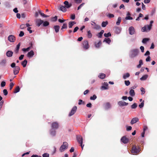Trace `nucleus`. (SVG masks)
<instances>
[{
	"mask_svg": "<svg viewBox=\"0 0 157 157\" xmlns=\"http://www.w3.org/2000/svg\"><path fill=\"white\" fill-rule=\"evenodd\" d=\"M139 51L138 49H133L131 50L129 54V57L132 58H134L139 54Z\"/></svg>",
	"mask_w": 157,
	"mask_h": 157,
	"instance_id": "f257e3e1",
	"label": "nucleus"
},
{
	"mask_svg": "<svg viewBox=\"0 0 157 157\" xmlns=\"http://www.w3.org/2000/svg\"><path fill=\"white\" fill-rule=\"evenodd\" d=\"M153 23V21H151L150 22V25H146L142 27L141 31L143 32H149L151 29L152 26V24Z\"/></svg>",
	"mask_w": 157,
	"mask_h": 157,
	"instance_id": "f03ea898",
	"label": "nucleus"
},
{
	"mask_svg": "<svg viewBox=\"0 0 157 157\" xmlns=\"http://www.w3.org/2000/svg\"><path fill=\"white\" fill-rule=\"evenodd\" d=\"M68 147V144L66 142L63 143V144L60 146L59 150L61 152H62L67 149Z\"/></svg>",
	"mask_w": 157,
	"mask_h": 157,
	"instance_id": "7ed1b4c3",
	"label": "nucleus"
},
{
	"mask_svg": "<svg viewBox=\"0 0 157 157\" xmlns=\"http://www.w3.org/2000/svg\"><path fill=\"white\" fill-rule=\"evenodd\" d=\"M140 148L139 147H136V146H133L132 147L131 152L133 154L136 155L140 151Z\"/></svg>",
	"mask_w": 157,
	"mask_h": 157,
	"instance_id": "20e7f679",
	"label": "nucleus"
},
{
	"mask_svg": "<svg viewBox=\"0 0 157 157\" xmlns=\"http://www.w3.org/2000/svg\"><path fill=\"white\" fill-rule=\"evenodd\" d=\"M76 137L78 142L80 144L82 148L83 149L84 145H82L83 139L82 136L80 135H78Z\"/></svg>",
	"mask_w": 157,
	"mask_h": 157,
	"instance_id": "39448f33",
	"label": "nucleus"
},
{
	"mask_svg": "<svg viewBox=\"0 0 157 157\" xmlns=\"http://www.w3.org/2000/svg\"><path fill=\"white\" fill-rule=\"evenodd\" d=\"M82 47L84 49L87 50L89 48V45L87 41L84 40L82 43Z\"/></svg>",
	"mask_w": 157,
	"mask_h": 157,
	"instance_id": "423d86ee",
	"label": "nucleus"
},
{
	"mask_svg": "<svg viewBox=\"0 0 157 157\" xmlns=\"http://www.w3.org/2000/svg\"><path fill=\"white\" fill-rule=\"evenodd\" d=\"M8 40L11 42H14L16 40L15 36L12 35H9L8 37Z\"/></svg>",
	"mask_w": 157,
	"mask_h": 157,
	"instance_id": "0eeeda50",
	"label": "nucleus"
},
{
	"mask_svg": "<svg viewBox=\"0 0 157 157\" xmlns=\"http://www.w3.org/2000/svg\"><path fill=\"white\" fill-rule=\"evenodd\" d=\"M77 109V107L76 106H74L73 107L71 112L69 113V116H71L74 115L76 112Z\"/></svg>",
	"mask_w": 157,
	"mask_h": 157,
	"instance_id": "6e6552de",
	"label": "nucleus"
},
{
	"mask_svg": "<svg viewBox=\"0 0 157 157\" xmlns=\"http://www.w3.org/2000/svg\"><path fill=\"white\" fill-rule=\"evenodd\" d=\"M35 22L36 25L37 26L39 27L41 24H43V21L40 19H37L36 20Z\"/></svg>",
	"mask_w": 157,
	"mask_h": 157,
	"instance_id": "1a4fd4ad",
	"label": "nucleus"
},
{
	"mask_svg": "<svg viewBox=\"0 0 157 157\" xmlns=\"http://www.w3.org/2000/svg\"><path fill=\"white\" fill-rule=\"evenodd\" d=\"M118 104L119 106L121 107H122L124 106H127L128 105V103L126 102L123 101H119L118 102Z\"/></svg>",
	"mask_w": 157,
	"mask_h": 157,
	"instance_id": "9d476101",
	"label": "nucleus"
},
{
	"mask_svg": "<svg viewBox=\"0 0 157 157\" xmlns=\"http://www.w3.org/2000/svg\"><path fill=\"white\" fill-rule=\"evenodd\" d=\"M108 84L106 82H104L103 85L101 86V89L102 90H106L108 89Z\"/></svg>",
	"mask_w": 157,
	"mask_h": 157,
	"instance_id": "9b49d317",
	"label": "nucleus"
},
{
	"mask_svg": "<svg viewBox=\"0 0 157 157\" xmlns=\"http://www.w3.org/2000/svg\"><path fill=\"white\" fill-rule=\"evenodd\" d=\"M128 30L129 34L131 35L134 34L135 33V29L133 26L130 27L128 29Z\"/></svg>",
	"mask_w": 157,
	"mask_h": 157,
	"instance_id": "f8f14e48",
	"label": "nucleus"
},
{
	"mask_svg": "<svg viewBox=\"0 0 157 157\" xmlns=\"http://www.w3.org/2000/svg\"><path fill=\"white\" fill-rule=\"evenodd\" d=\"M121 141L124 144L127 143L128 141V139L125 136L122 137L121 139Z\"/></svg>",
	"mask_w": 157,
	"mask_h": 157,
	"instance_id": "ddd939ff",
	"label": "nucleus"
},
{
	"mask_svg": "<svg viewBox=\"0 0 157 157\" xmlns=\"http://www.w3.org/2000/svg\"><path fill=\"white\" fill-rule=\"evenodd\" d=\"M63 3L65 5L64 6L67 9L69 8L72 6V4L69 3L67 1H65Z\"/></svg>",
	"mask_w": 157,
	"mask_h": 157,
	"instance_id": "4468645a",
	"label": "nucleus"
},
{
	"mask_svg": "<svg viewBox=\"0 0 157 157\" xmlns=\"http://www.w3.org/2000/svg\"><path fill=\"white\" fill-rule=\"evenodd\" d=\"M58 124L56 122H54L52 123V127L53 129H56L58 128Z\"/></svg>",
	"mask_w": 157,
	"mask_h": 157,
	"instance_id": "2eb2a0df",
	"label": "nucleus"
},
{
	"mask_svg": "<svg viewBox=\"0 0 157 157\" xmlns=\"http://www.w3.org/2000/svg\"><path fill=\"white\" fill-rule=\"evenodd\" d=\"M20 69V68L19 67L17 66H16L14 69L13 70V73L14 75H16L17 74L19 73Z\"/></svg>",
	"mask_w": 157,
	"mask_h": 157,
	"instance_id": "dca6fc26",
	"label": "nucleus"
},
{
	"mask_svg": "<svg viewBox=\"0 0 157 157\" xmlns=\"http://www.w3.org/2000/svg\"><path fill=\"white\" fill-rule=\"evenodd\" d=\"M104 107L105 109L107 110L110 108L111 105L109 103L107 102L104 105Z\"/></svg>",
	"mask_w": 157,
	"mask_h": 157,
	"instance_id": "f3484780",
	"label": "nucleus"
},
{
	"mask_svg": "<svg viewBox=\"0 0 157 157\" xmlns=\"http://www.w3.org/2000/svg\"><path fill=\"white\" fill-rule=\"evenodd\" d=\"M139 119L138 117H134L132 119L131 121V124H133L139 121Z\"/></svg>",
	"mask_w": 157,
	"mask_h": 157,
	"instance_id": "a211bd4d",
	"label": "nucleus"
},
{
	"mask_svg": "<svg viewBox=\"0 0 157 157\" xmlns=\"http://www.w3.org/2000/svg\"><path fill=\"white\" fill-rule=\"evenodd\" d=\"M91 22L94 24V26L93 27V28L94 29L96 30H99L101 29V26L99 25L96 24L93 21H92Z\"/></svg>",
	"mask_w": 157,
	"mask_h": 157,
	"instance_id": "6ab92c4d",
	"label": "nucleus"
},
{
	"mask_svg": "<svg viewBox=\"0 0 157 157\" xmlns=\"http://www.w3.org/2000/svg\"><path fill=\"white\" fill-rule=\"evenodd\" d=\"M34 55V52L33 50H31L28 53L27 56L29 58H30L32 57Z\"/></svg>",
	"mask_w": 157,
	"mask_h": 157,
	"instance_id": "aec40b11",
	"label": "nucleus"
},
{
	"mask_svg": "<svg viewBox=\"0 0 157 157\" xmlns=\"http://www.w3.org/2000/svg\"><path fill=\"white\" fill-rule=\"evenodd\" d=\"M129 93L130 95L132 97L134 96L135 95V92L134 90L130 88L129 89Z\"/></svg>",
	"mask_w": 157,
	"mask_h": 157,
	"instance_id": "412c9836",
	"label": "nucleus"
},
{
	"mask_svg": "<svg viewBox=\"0 0 157 157\" xmlns=\"http://www.w3.org/2000/svg\"><path fill=\"white\" fill-rule=\"evenodd\" d=\"M13 54V52L11 51H8L6 53V56L8 57H11Z\"/></svg>",
	"mask_w": 157,
	"mask_h": 157,
	"instance_id": "4be33fe9",
	"label": "nucleus"
},
{
	"mask_svg": "<svg viewBox=\"0 0 157 157\" xmlns=\"http://www.w3.org/2000/svg\"><path fill=\"white\" fill-rule=\"evenodd\" d=\"M66 8L63 6H60L59 10L63 12H66L67 11Z\"/></svg>",
	"mask_w": 157,
	"mask_h": 157,
	"instance_id": "5701e85b",
	"label": "nucleus"
},
{
	"mask_svg": "<svg viewBox=\"0 0 157 157\" xmlns=\"http://www.w3.org/2000/svg\"><path fill=\"white\" fill-rule=\"evenodd\" d=\"M130 75L129 73H127L123 75V78L124 79H125L127 78H128L130 76Z\"/></svg>",
	"mask_w": 157,
	"mask_h": 157,
	"instance_id": "b1692460",
	"label": "nucleus"
},
{
	"mask_svg": "<svg viewBox=\"0 0 157 157\" xmlns=\"http://www.w3.org/2000/svg\"><path fill=\"white\" fill-rule=\"evenodd\" d=\"M148 77V75H144L141 78H140V80L142 81L145 80Z\"/></svg>",
	"mask_w": 157,
	"mask_h": 157,
	"instance_id": "393cba45",
	"label": "nucleus"
},
{
	"mask_svg": "<svg viewBox=\"0 0 157 157\" xmlns=\"http://www.w3.org/2000/svg\"><path fill=\"white\" fill-rule=\"evenodd\" d=\"M98 76L100 78L103 79L105 77V75L104 74L100 73Z\"/></svg>",
	"mask_w": 157,
	"mask_h": 157,
	"instance_id": "a878e982",
	"label": "nucleus"
},
{
	"mask_svg": "<svg viewBox=\"0 0 157 157\" xmlns=\"http://www.w3.org/2000/svg\"><path fill=\"white\" fill-rule=\"evenodd\" d=\"M59 28L60 27L59 25H56L54 27V29H55L56 33H57L59 31Z\"/></svg>",
	"mask_w": 157,
	"mask_h": 157,
	"instance_id": "bb28decb",
	"label": "nucleus"
},
{
	"mask_svg": "<svg viewBox=\"0 0 157 157\" xmlns=\"http://www.w3.org/2000/svg\"><path fill=\"white\" fill-rule=\"evenodd\" d=\"M27 63V61L26 59H25L22 62L21 65L23 66V67H26Z\"/></svg>",
	"mask_w": 157,
	"mask_h": 157,
	"instance_id": "cd10ccee",
	"label": "nucleus"
},
{
	"mask_svg": "<svg viewBox=\"0 0 157 157\" xmlns=\"http://www.w3.org/2000/svg\"><path fill=\"white\" fill-rule=\"evenodd\" d=\"M20 43H19L17 46L15 50V52L16 53H17L18 52L20 48Z\"/></svg>",
	"mask_w": 157,
	"mask_h": 157,
	"instance_id": "c85d7f7f",
	"label": "nucleus"
},
{
	"mask_svg": "<svg viewBox=\"0 0 157 157\" xmlns=\"http://www.w3.org/2000/svg\"><path fill=\"white\" fill-rule=\"evenodd\" d=\"M6 63V59H3L0 62V65L2 66H5Z\"/></svg>",
	"mask_w": 157,
	"mask_h": 157,
	"instance_id": "c756f323",
	"label": "nucleus"
},
{
	"mask_svg": "<svg viewBox=\"0 0 157 157\" xmlns=\"http://www.w3.org/2000/svg\"><path fill=\"white\" fill-rule=\"evenodd\" d=\"M105 42L109 44L111 42V40L109 38H105L103 41V42Z\"/></svg>",
	"mask_w": 157,
	"mask_h": 157,
	"instance_id": "7c9ffc66",
	"label": "nucleus"
},
{
	"mask_svg": "<svg viewBox=\"0 0 157 157\" xmlns=\"http://www.w3.org/2000/svg\"><path fill=\"white\" fill-rule=\"evenodd\" d=\"M143 64V61L142 60L140 59L139 61V64L137 66V67L138 68H140L142 65Z\"/></svg>",
	"mask_w": 157,
	"mask_h": 157,
	"instance_id": "2f4dec72",
	"label": "nucleus"
},
{
	"mask_svg": "<svg viewBox=\"0 0 157 157\" xmlns=\"http://www.w3.org/2000/svg\"><path fill=\"white\" fill-rule=\"evenodd\" d=\"M115 31L118 34L120 33L121 30L120 28L119 27H116L115 28Z\"/></svg>",
	"mask_w": 157,
	"mask_h": 157,
	"instance_id": "473e14b6",
	"label": "nucleus"
},
{
	"mask_svg": "<svg viewBox=\"0 0 157 157\" xmlns=\"http://www.w3.org/2000/svg\"><path fill=\"white\" fill-rule=\"evenodd\" d=\"M101 42L100 41L97 44H95V46L96 48H98L100 47L101 45Z\"/></svg>",
	"mask_w": 157,
	"mask_h": 157,
	"instance_id": "72a5a7b5",
	"label": "nucleus"
},
{
	"mask_svg": "<svg viewBox=\"0 0 157 157\" xmlns=\"http://www.w3.org/2000/svg\"><path fill=\"white\" fill-rule=\"evenodd\" d=\"M121 17H119L117 19V21L116 22V25H119L121 21Z\"/></svg>",
	"mask_w": 157,
	"mask_h": 157,
	"instance_id": "f704fd0d",
	"label": "nucleus"
},
{
	"mask_svg": "<svg viewBox=\"0 0 157 157\" xmlns=\"http://www.w3.org/2000/svg\"><path fill=\"white\" fill-rule=\"evenodd\" d=\"M56 132L55 130L53 129H51L50 131V134L52 136H55L56 135Z\"/></svg>",
	"mask_w": 157,
	"mask_h": 157,
	"instance_id": "c9c22d12",
	"label": "nucleus"
},
{
	"mask_svg": "<svg viewBox=\"0 0 157 157\" xmlns=\"http://www.w3.org/2000/svg\"><path fill=\"white\" fill-rule=\"evenodd\" d=\"M49 24V23L47 21H43V25L44 26L46 27L48 26Z\"/></svg>",
	"mask_w": 157,
	"mask_h": 157,
	"instance_id": "e433bc0d",
	"label": "nucleus"
},
{
	"mask_svg": "<svg viewBox=\"0 0 157 157\" xmlns=\"http://www.w3.org/2000/svg\"><path fill=\"white\" fill-rule=\"evenodd\" d=\"M108 24V22L107 21H103L101 24V26L103 27H105Z\"/></svg>",
	"mask_w": 157,
	"mask_h": 157,
	"instance_id": "4c0bfd02",
	"label": "nucleus"
},
{
	"mask_svg": "<svg viewBox=\"0 0 157 157\" xmlns=\"http://www.w3.org/2000/svg\"><path fill=\"white\" fill-rule=\"evenodd\" d=\"M20 88L19 86H17L15 89V91H14V93H16L19 92L20 91Z\"/></svg>",
	"mask_w": 157,
	"mask_h": 157,
	"instance_id": "58836bf2",
	"label": "nucleus"
},
{
	"mask_svg": "<svg viewBox=\"0 0 157 157\" xmlns=\"http://www.w3.org/2000/svg\"><path fill=\"white\" fill-rule=\"evenodd\" d=\"M149 40V39L148 38H144L143 39V40L142 41V42L144 44L146 43Z\"/></svg>",
	"mask_w": 157,
	"mask_h": 157,
	"instance_id": "ea45409f",
	"label": "nucleus"
},
{
	"mask_svg": "<svg viewBox=\"0 0 157 157\" xmlns=\"http://www.w3.org/2000/svg\"><path fill=\"white\" fill-rule=\"evenodd\" d=\"M87 36L89 38H90L92 37V34L90 30L87 31Z\"/></svg>",
	"mask_w": 157,
	"mask_h": 157,
	"instance_id": "a19ab883",
	"label": "nucleus"
},
{
	"mask_svg": "<svg viewBox=\"0 0 157 157\" xmlns=\"http://www.w3.org/2000/svg\"><path fill=\"white\" fill-rule=\"evenodd\" d=\"M31 47L30 46V47H29L27 48H24L22 49V50L24 52H26V51H28L31 48Z\"/></svg>",
	"mask_w": 157,
	"mask_h": 157,
	"instance_id": "79ce46f5",
	"label": "nucleus"
},
{
	"mask_svg": "<svg viewBox=\"0 0 157 157\" xmlns=\"http://www.w3.org/2000/svg\"><path fill=\"white\" fill-rule=\"evenodd\" d=\"M104 35L105 37H107L111 36V34L110 32H109L107 33H104Z\"/></svg>",
	"mask_w": 157,
	"mask_h": 157,
	"instance_id": "37998d69",
	"label": "nucleus"
},
{
	"mask_svg": "<svg viewBox=\"0 0 157 157\" xmlns=\"http://www.w3.org/2000/svg\"><path fill=\"white\" fill-rule=\"evenodd\" d=\"M137 107V105L136 103H134L131 105V107L132 109L136 108Z\"/></svg>",
	"mask_w": 157,
	"mask_h": 157,
	"instance_id": "c03bdc74",
	"label": "nucleus"
},
{
	"mask_svg": "<svg viewBox=\"0 0 157 157\" xmlns=\"http://www.w3.org/2000/svg\"><path fill=\"white\" fill-rule=\"evenodd\" d=\"M97 98V96H96L94 94L92 96H91L90 97V99L91 100H95V99H96Z\"/></svg>",
	"mask_w": 157,
	"mask_h": 157,
	"instance_id": "a18cd8bd",
	"label": "nucleus"
},
{
	"mask_svg": "<svg viewBox=\"0 0 157 157\" xmlns=\"http://www.w3.org/2000/svg\"><path fill=\"white\" fill-rule=\"evenodd\" d=\"M140 90L142 92V93H141V95H143L145 93V89L143 88V87H141V88H140Z\"/></svg>",
	"mask_w": 157,
	"mask_h": 157,
	"instance_id": "49530a36",
	"label": "nucleus"
},
{
	"mask_svg": "<svg viewBox=\"0 0 157 157\" xmlns=\"http://www.w3.org/2000/svg\"><path fill=\"white\" fill-rule=\"evenodd\" d=\"M67 27V25L66 23H64L62 26L61 29H66Z\"/></svg>",
	"mask_w": 157,
	"mask_h": 157,
	"instance_id": "de8ad7c7",
	"label": "nucleus"
},
{
	"mask_svg": "<svg viewBox=\"0 0 157 157\" xmlns=\"http://www.w3.org/2000/svg\"><path fill=\"white\" fill-rule=\"evenodd\" d=\"M124 83L125 85L127 86H129L130 84V82L129 80L125 81Z\"/></svg>",
	"mask_w": 157,
	"mask_h": 157,
	"instance_id": "09e8293b",
	"label": "nucleus"
},
{
	"mask_svg": "<svg viewBox=\"0 0 157 157\" xmlns=\"http://www.w3.org/2000/svg\"><path fill=\"white\" fill-rule=\"evenodd\" d=\"M107 16L109 18H113L114 17V15L112 14H109L107 15Z\"/></svg>",
	"mask_w": 157,
	"mask_h": 157,
	"instance_id": "8fccbe9b",
	"label": "nucleus"
},
{
	"mask_svg": "<svg viewBox=\"0 0 157 157\" xmlns=\"http://www.w3.org/2000/svg\"><path fill=\"white\" fill-rule=\"evenodd\" d=\"M144 101H143L139 105V107L140 108H141L144 106Z\"/></svg>",
	"mask_w": 157,
	"mask_h": 157,
	"instance_id": "3c124183",
	"label": "nucleus"
},
{
	"mask_svg": "<svg viewBox=\"0 0 157 157\" xmlns=\"http://www.w3.org/2000/svg\"><path fill=\"white\" fill-rule=\"evenodd\" d=\"M85 4V3H82L81 4H80L79 6H78V8H77V9L78 10H79V9H81L82 7V6Z\"/></svg>",
	"mask_w": 157,
	"mask_h": 157,
	"instance_id": "603ef678",
	"label": "nucleus"
},
{
	"mask_svg": "<svg viewBox=\"0 0 157 157\" xmlns=\"http://www.w3.org/2000/svg\"><path fill=\"white\" fill-rule=\"evenodd\" d=\"M3 93L4 95L5 96L6 95L8 94V91L6 89H4L3 90Z\"/></svg>",
	"mask_w": 157,
	"mask_h": 157,
	"instance_id": "864d4df0",
	"label": "nucleus"
},
{
	"mask_svg": "<svg viewBox=\"0 0 157 157\" xmlns=\"http://www.w3.org/2000/svg\"><path fill=\"white\" fill-rule=\"evenodd\" d=\"M43 157H49V154L47 153H45L43 155Z\"/></svg>",
	"mask_w": 157,
	"mask_h": 157,
	"instance_id": "5fc2aeb1",
	"label": "nucleus"
},
{
	"mask_svg": "<svg viewBox=\"0 0 157 157\" xmlns=\"http://www.w3.org/2000/svg\"><path fill=\"white\" fill-rule=\"evenodd\" d=\"M75 2L77 4H79L82 2V0H74Z\"/></svg>",
	"mask_w": 157,
	"mask_h": 157,
	"instance_id": "6e6d98bb",
	"label": "nucleus"
},
{
	"mask_svg": "<svg viewBox=\"0 0 157 157\" xmlns=\"http://www.w3.org/2000/svg\"><path fill=\"white\" fill-rule=\"evenodd\" d=\"M125 19L127 20H132L133 19V18L132 17H130V16H126L125 17Z\"/></svg>",
	"mask_w": 157,
	"mask_h": 157,
	"instance_id": "4d7b16f0",
	"label": "nucleus"
},
{
	"mask_svg": "<svg viewBox=\"0 0 157 157\" xmlns=\"http://www.w3.org/2000/svg\"><path fill=\"white\" fill-rule=\"evenodd\" d=\"M151 60V58L150 56H148L146 59V62L150 61Z\"/></svg>",
	"mask_w": 157,
	"mask_h": 157,
	"instance_id": "13d9d810",
	"label": "nucleus"
},
{
	"mask_svg": "<svg viewBox=\"0 0 157 157\" xmlns=\"http://www.w3.org/2000/svg\"><path fill=\"white\" fill-rule=\"evenodd\" d=\"M24 33L23 32L21 31L20 33L19 34V36L20 37H22L24 35Z\"/></svg>",
	"mask_w": 157,
	"mask_h": 157,
	"instance_id": "bf43d9fd",
	"label": "nucleus"
},
{
	"mask_svg": "<svg viewBox=\"0 0 157 157\" xmlns=\"http://www.w3.org/2000/svg\"><path fill=\"white\" fill-rule=\"evenodd\" d=\"M75 18V14H72L71 15V19L72 20H74Z\"/></svg>",
	"mask_w": 157,
	"mask_h": 157,
	"instance_id": "052dcab7",
	"label": "nucleus"
},
{
	"mask_svg": "<svg viewBox=\"0 0 157 157\" xmlns=\"http://www.w3.org/2000/svg\"><path fill=\"white\" fill-rule=\"evenodd\" d=\"M6 85V82L4 81H2L1 83V86L2 87H4Z\"/></svg>",
	"mask_w": 157,
	"mask_h": 157,
	"instance_id": "680f3d73",
	"label": "nucleus"
},
{
	"mask_svg": "<svg viewBox=\"0 0 157 157\" xmlns=\"http://www.w3.org/2000/svg\"><path fill=\"white\" fill-rule=\"evenodd\" d=\"M13 85H14V84L13 83L11 82L10 83V90H11L12 89Z\"/></svg>",
	"mask_w": 157,
	"mask_h": 157,
	"instance_id": "e2e57ef3",
	"label": "nucleus"
},
{
	"mask_svg": "<svg viewBox=\"0 0 157 157\" xmlns=\"http://www.w3.org/2000/svg\"><path fill=\"white\" fill-rule=\"evenodd\" d=\"M73 25L72 24V23H71V21H70L69 22V27L70 28H71Z\"/></svg>",
	"mask_w": 157,
	"mask_h": 157,
	"instance_id": "0e129e2a",
	"label": "nucleus"
},
{
	"mask_svg": "<svg viewBox=\"0 0 157 157\" xmlns=\"http://www.w3.org/2000/svg\"><path fill=\"white\" fill-rule=\"evenodd\" d=\"M25 28V24H22L20 26V28L21 29H23Z\"/></svg>",
	"mask_w": 157,
	"mask_h": 157,
	"instance_id": "69168bd1",
	"label": "nucleus"
},
{
	"mask_svg": "<svg viewBox=\"0 0 157 157\" xmlns=\"http://www.w3.org/2000/svg\"><path fill=\"white\" fill-rule=\"evenodd\" d=\"M132 129V127L131 126H128L127 127V128H126V130L128 131H130V130H131Z\"/></svg>",
	"mask_w": 157,
	"mask_h": 157,
	"instance_id": "338daca9",
	"label": "nucleus"
},
{
	"mask_svg": "<svg viewBox=\"0 0 157 157\" xmlns=\"http://www.w3.org/2000/svg\"><path fill=\"white\" fill-rule=\"evenodd\" d=\"M140 49L142 52H143L144 51V47L143 46H141L140 47Z\"/></svg>",
	"mask_w": 157,
	"mask_h": 157,
	"instance_id": "774afa93",
	"label": "nucleus"
}]
</instances>
